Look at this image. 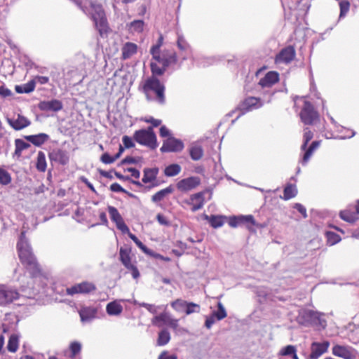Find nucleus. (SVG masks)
Instances as JSON below:
<instances>
[{"label":"nucleus","mask_w":359,"mask_h":359,"mask_svg":"<svg viewBox=\"0 0 359 359\" xmlns=\"http://www.w3.org/2000/svg\"><path fill=\"white\" fill-rule=\"evenodd\" d=\"M17 248L18 255L22 264L29 271L32 278L41 279V270L32 252V248L25 238V232L22 231L18 242Z\"/></svg>","instance_id":"f257e3e1"},{"label":"nucleus","mask_w":359,"mask_h":359,"mask_svg":"<svg viewBox=\"0 0 359 359\" xmlns=\"http://www.w3.org/2000/svg\"><path fill=\"white\" fill-rule=\"evenodd\" d=\"M324 315L318 311L307 309L299 310L297 321L302 325H315L321 328H325L326 320L323 318Z\"/></svg>","instance_id":"f03ea898"},{"label":"nucleus","mask_w":359,"mask_h":359,"mask_svg":"<svg viewBox=\"0 0 359 359\" xmlns=\"http://www.w3.org/2000/svg\"><path fill=\"white\" fill-rule=\"evenodd\" d=\"M89 14L101 36L108 31L107 21L102 6L97 4H90Z\"/></svg>","instance_id":"7ed1b4c3"},{"label":"nucleus","mask_w":359,"mask_h":359,"mask_svg":"<svg viewBox=\"0 0 359 359\" xmlns=\"http://www.w3.org/2000/svg\"><path fill=\"white\" fill-rule=\"evenodd\" d=\"M143 92L147 97L149 96V92H154L156 101L161 104H163L165 102V86L156 76H151L145 80L143 84Z\"/></svg>","instance_id":"20e7f679"},{"label":"nucleus","mask_w":359,"mask_h":359,"mask_svg":"<svg viewBox=\"0 0 359 359\" xmlns=\"http://www.w3.org/2000/svg\"><path fill=\"white\" fill-rule=\"evenodd\" d=\"M135 140L140 144L147 146L151 149L157 147V140L156 134L152 127H148L147 129H141L134 133Z\"/></svg>","instance_id":"39448f33"},{"label":"nucleus","mask_w":359,"mask_h":359,"mask_svg":"<svg viewBox=\"0 0 359 359\" xmlns=\"http://www.w3.org/2000/svg\"><path fill=\"white\" fill-rule=\"evenodd\" d=\"M18 290L6 285L0 284V306H5L19 299Z\"/></svg>","instance_id":"423d86ee"},{"label":"nucleus","mask_w":359,"mask_h":359,"mask_svg":"<svg viewBox=\"0 0 359 359\" xmlns=\"http://www.w3.org/2000/svg\"><path fill=\"white\" fill-rule=\"evenodd\" d=\"M300 118L304 124L312 125L318 118V114L313 106L309 102L305 100L300 112Z\"/></svg>","instance_id":"0eeeda50"},{"label":"nucleus","mask_w":359,"mask_h":359,"mask_svg":"<svg viewBox=\"0 0 359 359\" xmlns=\"http://www.w3.org/2000/svg\"><path fill=\"white\" fill-rule=\"evenodd\" d=\"M177 46L180 50V63L179 67H181L182 62L189 59H193V52L191 46L185 40L182 35H178Z\"/></svg>","instance_id":"6e6552de"},{"label":"nucleus","mask_w":359,"mask_h":359,"mask_svg":"<svg viewBox=\"0 0 359 359\" xmlns=\"http://www.w3.org/2000/svg\"><path fill=\"white\" fill-rule=\"evenodd\" d=\"M151 323L156 327H161L163 325H167L172 329L178 327V320L172 318L167 312H162L159 315L155 316L151 319Z\"/></svg>","instance_id":"1a4fd4ad"},{"label":"nucleus","mask_w":359,"mask_h":359,"mask_svg":"<svg viewBox=\"0 0 359 359\" xmlns=\"http://www.w3.org/2000/svg\"><path fill=\"white\" fill-rule=\"evenodd\" d=\"M153 59L166 69L171 65H177L179 66L180 61L176 53L170 50H164L159 53L158 57H153Z\"/></svg>","instance_id":"9d476101"},{"label":"nucleus","mask_w":359,"mask_h":359,"mask_svg":"<svg viewBox=\"0 0 359 359\" xmlns=\"http://www.w3.org/2000/svg\"><path fill=\"white\" fill-rule=\"evenodd\" d=\"M264 103L260 98L256 97H248L239 104L238 109L243 115L248 111L257 109L263 106Z\"/></svg>","instance_id":"9b49d317"},{"label":"nucleus","mask_w":359,"mask_h":359,"mask_svg":"<svg viewBox=\"0 0 359 359\" xmlns=\"http://www.w3.org/2000/svg\"><path fill=\"white\" fill-rule=\"evenodd\" d=\"M95 286L90 282H82L75 284L66 289V293L68 295L73 296L76 294H87L95 290Z\"/></svg>","instance_id":"f8f14e48"},{"label":"nucleus","mask_w":359,"mask_h":359,"mask_svg":"<svg viewBox=\"0 0 359 359\" xmlns=\"http://www.w3.org/2000/svg\"><path fill=\"white\" fill-rule=\"evenodd\" d=\"M184 147V144L182 140L171 137L163 142L160 150L162 152H179L182 151Z\"/></svg>","instance_id":"ddd939ff"},{"label":"nucleus","mask_w":359,"mask_h":359,"mask_svg":"<svg viewBox=\"0 0 359 359\" xmlns=\"http://www.w3.org/2000/svg\"><path fill=\"white\" fill-rule=\"evenodd\" d=\"M108 212L111 220L116 224L118 229L121 231L123 233H128L129 229L124 222V220L118 212V210L114 206H108Z\"/></svg>","instance_id":"4468645a"},{"label":"nucleus","mask_w":359,"mask_h":359,"mask_svg":"<svg viewBox=\"0 0 359 359\" xmlns=\"http://www.w3.org/2000/svg\"><path fill=\"white\" fill-rule=\"evenodd\" d=\"M79 314L83 324L90 323L97 317V308L82 306L79 310Z\"/></svg>","instance_id":"2eb2a0df"},{"label":"nucleus","mask_w":359,"mask_h":359,"mask_svg":"<svg viewBox=\"0 0 359 359\" xmlns=\"http://www.w3.org/2000/svg\"><path fill=\"white\" fill-rule=\"evenodd\" d=\"M296 52L293 46H288L283 48L276 57V63L288 64L292 61L295 57Z\"/></svg>","instance_id":"dca6fc26"},{"label":"nucleus","mask_w":359,"mask_h":359,"mask_svg":"<svg viewBox=\"0 0 359 359\" xmlns=\"http://www.w3.org/2000/svg\"><path fill=\"white\" fill-rule=\"evenodd\" d=\"M332 353L334 355L343 359H353L355 357L354 349L347 346L334 345L332 348Z\"/></svg>","instance_id":"f3484780"},{"label":"nucleus","mask_w":359,"mask_h":359,"mask_svg":"<svg viewBox=\"0 0 359 359\" xmlns=\"http://www.w3.org/2000/svg\"><path fill=\"white\" fill-rule=\"evenodd\" d=\"M330 346L328 341L323 342H313L311 345V353L309 359H318L323 353L327 351Z\"/></svg>","instance_id":"a211bd4d"},{"label":"nucleus","mask_w":359,"mask_h":359,"mask_svg":"<svg viewBox=\"0 0 359 359\" xmlns=\"http://www.w3.org/2000/svg\"><path fill=\"white\" fill-rule=\"evenodd\" d=\"M201 183L198 177H189L180 180L177 184V188L179 191L187 192L194 189Z\"/></svg>","instance_id":"6ab92c4d"},{"label":"nucleus","mask_w":359,"mask_h":359,"mask_svg":"<svg viewBox=\"0 0 359 359\" xmlns=\"http://www.w3.org/2000/svg\"><path fill=\"white\" fill-rule=\"evenodd\" d=\"M63 107L62 102L56 99L41 101L38 104V108L43 111L57 112Z\"/></svg>","instance_id":"aec40b11"},{"label":"nucleus","mask_w":359,"mask_h":359,"mask_svg":"<svg viewBox=\"0 0 359 359\" xmlns=\"http://www.w3.org/2000/svg\"><path fill=\"white\" fill-rule=\"evenodd\" d=\"M8 123L15 130H20L28 127L31 124V121L25 116L18 114L16 118H7Z\"/></svg>","instance_id":"412c9836"},{"label":"nucleus","mask_w":359,"mask_h":359,"mask_svg":"<svg viewBox=\"0 0 359 359\" xmlns=\"http://www.w3.org/2000/svg\"><path fill=\"white\" fill-rule=\"evenodd\" d=\"M279 80V74L276 72H269L259 81V85L262 88H270Z\"/></svg>","instance_id":"4be33fe9"},{"label":"nucleus","mask_w":359,"mask_h":359,"mask_svg":"<svg viewBox=\"0 0 359 359\" xmlns=\"http://www.w3.org/2000/svg\"><path fill=\"white\" fill-rule=\"evenodd\" d=\"M250 223L254 224L255 219L252 215H241V216H233L229 219V225L231 227L236 228L243 224Z\"/></svg>","instance_id":"5701e85b"},{"label":"nucleus","mask_w":359,"mask_h":359,"mask_svg":"<svg viewBox=\"0 0 359 359\" xmlns=\"http://www.w3.org/2000/svg\"><path fill=\"white\" fill-rule=\"evenodd\" d=\"M320 141H313L309 147H306V150H302L304 152L299 163L305 166L307 165L310 160L313 151L320 146Z\"/></svg>","instance_id":"b1692460"},{"label":"nucleus","mask_w":359,"mask_h":359,"mask_svg":"<svg viewBox=\"0 0 359 359\" xmlns=\"http://www.w3.org/2000/svg\"><path fill=\"white\" fill-rule=\"evenodd\" d=\"M48 156L50 161L59 162L62 165H65L68 161L65 151L60 149H53Z\"/></svg>","instance_id":"393cba45"},{"label":"nucleus","mask_w":359,"mask_h":359,"mask_svg":"<svg viewBox=\"0 0 359 359\" xmlns=\"http://www.w3.org/2000/svg\"><path fill=\"white\" fill-rule=\"evenodd\" d=\"M50 137L46 133H39L37 135H31L25 136V139L31 142L36 147H41L49 140Z\"/></svg>","instance_id":"a878e982"},{"label":"nucleus","mask_w":359,"mask_h":359,"mask_svg":"<svg viewBox=\"0 0 359 359\" xmlns=\"http://www.w3.org/2000/svg\"><path fill=\"white\" fill-rule=\"evenodd\" d=\"M189 153L193 161H199L203 156V149L198 142H194L189 149Z\"/></svg>","instance_id":"bb28decb"},{"label":"nucleus","mask_w":359,"mask_h":359,"mask_svg":"<svg viewBox=\"0 0 359 359\" xmlns=\"http://www.w3.org/2000/svg\"><path fill=\"white\" fill-rule=\"evenodd\" d=\"M204 192H198L193 194L191 196V201L192 204L191 210L196 212L201 209L204 205Z\"/></svg>","instance_id":"cd10ccee"},{"label":"nucleus","mask_w":359,"mask_h":359,"mask_svg":"<svg viewBox=\"0 0 359 359\" xmlns=\"http://www.w3.org/2000/svg\"><path fill=\"white\" fill-rule=\"evenodd\" d=\"M158 173V168H145L144 170V175L142 179V182L144 184H147L154 181Z\"/></svg>","instance_id":"c85d7f7f"},{"label":"nucleus","mask_w":359,"mask_h":359,"mask_svg":"<svg viewBox=\"0 0 359 359\" xmlns=\"http://www.w3.org/2000/svg\"><path fill=\"white\" fill-rule=\"evenodd\" d=\"M106 311L109 316H118L123 311V306L117 301H113L107 304Z\"/></svg>","instance_id":"c756f323"},{"label":"nucleus","mask_w":359,"mask_h":359,"mask_svg":"<svg viewBox=\"0 0 359 359\" xmlns=\"http://www.w3.org/2000/svg\"><path fill=\"white\" fill-rule=\"evenodd\" d=\"M226 218V217L222 215H205V219L208 221L210 226L215 229L222 226Z\"/></svg>","instance_id":"7c9ffc66"},{"label":"nucleus","mask_w":359,"mask_h":359,"mask_svg":"<svg viewBox=\"0 0 359 359\" xmlns=\"http://www.w3.org/2000/svg\"><path fill=\"white\" fill-rule=\"evenodd\" d=\"M137 46L136 44L127 42L122 48V55L123 59H128L136 53Z\"/></svg>","instance_id":"2f4dec72"},{"label":"nucleus","mask_w":359,"mask_h":359,"mask_svg":"<svg viewBox=\"0 0 359 359\" xmlns=\"http://www.w3.org/2000/svg\"><path fill=\"white\" fill-rule=\"evenodd\" d=\"M130 250L128 248H123L121 247L120 248L119 251V256H120V260L123 265L126 268L133 264L131 263L130 259Z\"/></svg>","instance_id":"473e14b6"},{"label":"nucleus","mask_w":359,"mask_h":359,"mask_svg":"<svg viewBox=\"0 0 359 359\" xmlns=\"http://www.w3.org/2000/svg\"><path fill=\"white\" fill-rule=\"evenodd\" d=\"M35 86L36 85L33 79H32L27 83L21 86H16L15 90L18 93H29L34 90Z\"/></svg>","instance_id":"72a5a7b5"},{"label":"nucleus","mask_w":359,"mask_h":359,"mask_svg":"<svg viewBox=\"0 0 359 359\" xmlns=\"http://www.w3.org/2000/svg\"><path fill=\"white\" fill-rule=\"evenodd\" d=\"M19 346V336L16 334H13L10 336L7 348L8 351L11 353H15L17 351Z\"/></svg>","instance_id":"f704fd0d"},{"label":"nucleus","mask_w":359,"mask_h":359,"mask_svg":"<svg viewBox=\"0 0 359 359\" xmlns=\"http://www.w3.org/2000/svg\"><path fill=\"white\" fill-rule=\"evenodd\" d=\"M172 191V189L171 187H166L165 189H161L159 191L156 192L151 197V201L154 203H158L161 201L167 195L171 194Z\"/></svg>","instance_id":"c9c22d12"},{"label":"nucleus","mask_w":359,"mask_h":359,"mask_svg":"<svg viewBox=\"0 0 359 359\" xmlns=\"http://www.w3.org/2000/svg\"><path fill=\"white\" fill-rule=\"evenodd\" d=\"M15 149L14 156L20 157L22 154V151L25 149H28L30 144L21 139H16L15 140Z\"/></svg>","instance_id":"e433bc0d"},{"label":"nucleus","mask_w":359,"mask_h":359,"mask_svg":"<svg viewBox=\"0 0 359 359\" xmlns=\"http://www.w3.org/2000/svg\"><path fill=\"white\" fill-rule=\"evenodd\" d=\"M297 194V189L294 185L288 184L284 189L283 199L287 201L296 196Z\"/></svg>","instance_id":"4c0bfd02"},{"label":"nucleus","mask_w":359,"mask_h":359,"mask_svg":"<svg viewBox=\"0 0 359 359\" xmlns=\"http://www.w3.org/2000/svg\"><path fill=\"white\" fill-rule=\"evenodd\" d=\"M46 167V155L43 151H39L36 163V169L40 172H45Z\"/></svg>","instance_id":"58836bf2"},{"label":"nucleus","mask_w":359,"mask_h":359,"mask_svg":"<svg viewBox=\"0 0 359 359\" xmlns=\"http://www.w3.org/2000/svg\"><path fill=\"white\" fill-rule=\"evenodd\" d=\"M282 355L289 356L292 359H299L297 355V349L294 346L287 345L283 347L280 351Z\"/></svg>","instance_id":"ea45409f"},{"label":"nucleus","mask_w":359,"mask_h":359,"mask_svg":"<svg viewBox=\"0 0 359 359\" xmlns=\"http://www.w3.org/2000/svg\"><path fill=\"white\" fill-rule=\"evenodd\" d=\"M181 171V167L180 165L173 163L165 168L164 173L168 177H173L178 175Z\"/></svg>","instance_id":"a19ab883"},{"label":"nucleus","mask_w":359,"mask_h":359,"mask_svg":"<svg viewBox=\"0 0 359 359\" xmlns=\"http://www.w3.org/2000/svg\"><path fill=\"white\" fill-rule=\"evenodd\" d=\"M212 315L216 318L217 320H222L224 318L226 317L227 313L224 305L219 302L217 303V310L214 311Z\"/></svg>","instance_id":"79ce46f5"},{"label":"nucleus","mask_w":359,"mask_h":359,"mask_svg":"<svg viewBox=\"0 0 359 359\" xmlns=\"http://www.w3.org/2000/svg\"><path fill=\"white\" fill-rule=\"evenodd\" d=\"M188 302L182 299H177L171 302L170 305L177 312H184Z\"/></svg>","instance_id":"37998d69"},{"label":"nucleus","mask_w":359,"mask_h":359,"mask_svg":"<svg viewBox=\"0 0 359 359\" xmlns=\"http://www.w3.org/2000/svg\"><path fill=\"white\" fill-rule=\"evenodd\" d=\"M170 339V333L166 330H163L158 333L157 344L158 346H164L169 342Z\"/></svg>","instance_id":"c03bdc74"},{"label":"nucleus","mask_w":359,"mask_h":359,"mask_svg":"<svg viewBox=\"0 0 359 359\" xmlns=\"http://www.w3.org/2000/svg\"><path fill=\"white\" fill-rule=\"evenodd\" d=\"M82 345L80 342L77 341H72L69 344V351L70 355L69 357L71 358H74L78 355L81 351Z\"/></svg>","instance_id":"a18cd8bd"},{"label":"nucleus","mask_w":359,"mask_h":359,"mask_svg":"<svg viewBox=\"0 0 359 359\" xmlns=\"http://www.w3.org/2000/svg\"><path fill=\"white\" fill-rule=\"evenodd\" d=\"M163 37L161 34H160L156 43L155 45H154L150 50V53L152 55V57H159V53H161L160 48L161 47V46L163 44Z\"/></svg>","instance_id":"49530a36"},{"label":"nucleus","mask_w":359,"mask_h":359,"mask_svg":"<svg viewBox=\"0 0 359 359\" xmlns=\"http://www.w3.org/2000/svg\"><path fill=\"white\" fill-rule=\"evenodd\" d=\"M327 242L330 245H334L341 241V237L332 231H326Z\"/></svg>","instance_id":"de8ad7c7"},{"label":"nucleus","mask_w":359,"mask_h":359,"mask_svg":"<svg viewBox=\"0 0 359 359\" xmlns=\"http://www.w3.org/2000/svg\"><path fill=\"white\" fill-rule=\"evenodd\" d=\"M313 133L308 128H305L304 130L303 143L301 146V150H306L308 143L313 138Z\"/></svg>","instance_id":"09e8293b"},{"label":"nucleus","mask_w":359,"mask_h":359,"mask_svg":"<svg viewBox=\"0 0 359 359\" xmlns=\"http://www.w3.org/2000/svg\"><path fill=\"white\" fill-rule=\"evenodd\" d=\"M129 237L134 241L137 246L141 249L144 253L151 255V250L147 248L137 238L133 233H129Z\"/></svg>","instance_id":"8fccbe9b"},{"label":"nucleus","mask_w":359,"mask_h":359,"mask_svg":"<svg viewBox=\"0 0 359 359\" xmlns=\"http://www.w3.org/2000/svg\"><path fill=\"white\" fill-rule=\"evenodd\" d=\"M340 13L339 20L344 18L349 11L350 3L347 0H342L339 2Z\"/></svg>","instance_id":"3c124183"},{"label":"nucleus","mask_w":359,"mask_h":359,"mask_svg":"<svg viewBox=\"0 0 359 359\" xmlns=\"http://www.w3.org/2000/svg\"><path fill=\"white\" fill-rule=\"evenodd\" d=\"M151 72H152V76H161L165 72L166 68L164 67L163 66L160 67L156 62H151Z\"/></svg>","instance_id":"603ef678"},{"label":"nucleus","mask_w":359,"mask_h":359,"mask_svg":"<svg viewBox=\"0 0 359 359\" xmlns=\"http://www.w3.org/2000/svg\"><path fill=\"white\" fill-rule=\"evenodd\" d=\"M339 216L341 219L349 223H353L356 219L355 215L348 210L341 211L339 213Z\"/></svg>","instance_id":"864d4df0"},{"label":"nucleus","mask_w":359,"mask_h":359,"mask_svg":"<svg viewBox=\"0 0 359 359\" xmlns=\"http://www.w3.org/2000/svg\"><path fill=\"white\" fill-rule=\"evenodd\" d=\"M11 182L10 174L0 168V184L2 185H7Z\"/></svg>","instance_id":"5fc2aeb1"},{"label":"nucleus","mask_w":359,"mask_h":359,"mask_svg":"<svg viewBox=\"0 0 359 359\" xmlns=\"http://www.w3.org/2000/svg\"><path fill=\"white\" fill-rule=\"evenodd\" d=\"M200 311V306L193 302H188L184 313L190 315L193 313H198Z\"/></svg>","instance_id":"6e6d98bb"},{"label":"nucleus","mask_w":359,"mask_h":359,"mask_svg":"<svg viewBox=\"0 0 359 359\" xmlns=\"http://www.w3.org/2000/svg\"><path fill=\"white\" fill-rule=\"evenodd\" d=\"M140 306L147 309V311L152 314L157 313L158 309H160L162 307L161 306H155L145 302L140 304Z\"/></svg>","instance_id":"4d7b16f0"},{"label":"nucleus","mask_w":359,"mask_h":359,"mask_svg":"<svg viewBox=\"0 0 359 359\" xmlns=\"http://www.w3.org/2000/svg\"><path fill=\"white\" fill-rule=\"evenodd\" d=\"M144 22L141 20H134L130 23V27L135 32L142 31Z\"/></svg>","instance_id":"13d9d810"},{"label":"nucleus","mask_w":359,"mask_h":359,"mask_svg":"<svg viewBox=\"0 0 359 359\" xmlns=\"http://www.w3.org/2000/svg\"><path fill=\"white\" fill-rule=\"evenodd\" d=\"M100 161L104 164H111L116 160L114 156H111L108 153H104L100 158Z\"/></svg>","instance_id":"bf43d9fd"},{"label":"nucleus","mask_w":359,"mask_h":359,"mask_svg":"<svg viewBox=\"0 0 359 359\" xmlns=\"http://www.w3.org/2000/svg\"><path fill=\"white\" fill-rule=\"evenodd\" d=\"M122 142L123 144H124L125 148L126 149H130L135 147V144L133 142V139L129 136L124 135L122 137Z\"/></svg>","instance_id":"052dcab7"},{"label":"nucleus","mask_w":359,"mask_h":359,"mask_svg":"<svg viewBox=\"0 0 359 359\" xmlns=\"http://www.w3.org/2000/svg\"><path fill=\"white\" fill-rule=\"evenodd\" d=\"M293 208L296 209L304 218H306L308 217L306 208L301 203H294Z\"/></svg>","instance_id":"680f3d73"},{"label":"nucleus","mask_w":359,"mask_h":359,"mask_svg":"<svg viewBox=\"0 0 359 359\" xmlns=\"http://www.w3.org/2000/svg\"><path fill=\"white\" fill-rule=\"evenodd\" d=\"M257 294L258 297L266 299L269 294V290L266 287H260L257 290Z\"/></svg>","instance_id":"e2e57ef3"},{"label":"nucleus","mask_w":359,"mask_h":359,"mask_svg":"<svg viewBox=\"0 0 359 359\" xmlns=\"http://www.w3.org/2000/svg\"><path fill=\"white\" fill-rule=\"evenodd\" d=\"M33 81L35 84L38 83L39 84L43 85V84H46L48 83L49 78L48 76H36L33 79Z\"/></svg>","instance_id":"0e129e2a"},{"label":"nucleus","mask_w":359,"mask_h":359,"mask_svg":"<svg viewBox=\"0 0 359 359\" xmlns=\"http://www.w3.org/2000/svg\"><path fill=\"white\" fill-rule=\"evenodd\" d=\"M110 190L113 192H122L127 193V191L124 189L119 184L115 182L111 184Z\"/></svg>","instance_id":"69168bd1"},{"label":"nucleus","mask_w":359,"mask_h":359,"mask_svg":"<svg viewBox=\"0 0 359 359\" xmlns=\"http://www.w3.org/2000/svg\"><path fill=\"white\" fill-rule=\"evenodd\" d=\"M126 269L131 271V275L134 279H137L140 277L139 270L134 264L126 267Z\"/></svg>","instance_id":"338daca9"},{"label":"nucleus","mask_w":359,"mask_h":359,"mask_svg":"<svg viewBox=\"0 0 359 359\" xmlns=\"http://www.w3.org/2000/svg\"><path fill=\"white\" fill-rule=\"evenodd\" d=\"M158 359H177L174 354L170 355L167 351H163L158 356Z\"/></svg>","instance_id":"774afa93"}]
</instances>
